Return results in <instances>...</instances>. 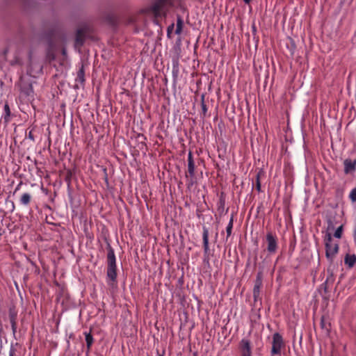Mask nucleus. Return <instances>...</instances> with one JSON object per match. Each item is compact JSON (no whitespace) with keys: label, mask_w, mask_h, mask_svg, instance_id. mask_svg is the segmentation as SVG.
I'll return each mask as SVG.
<instances>
[{"label":"nucleus","mask_w":356,"mask_h":356,"mask_svg":"<svg viewBox=\"0 0 356 356\" xmlns=\"http://www.w3.org/2000/svg\"><path fill=\"white\" fill-rule=\"evenodd\" d=\"M3 332V325L1 322L0 321V334Z\"/></svg>","instance_id":"nucleus-31"},{"label":"nucleus","mask_w":356,"mask_h":356,"mask_svg":"<svg viewBox=\"0 0 356 356\" xmlns=\"http://www.w3.org/2000/svg\"><path fill=\"white\" fill-rule=\"evenodd\" d=\"M174 27H175V24H171L167 29V35L168 37H170V34L172 33L173 29H174Z\"/></svg>","instance_id":"nucleus-25"},{"label":"nucleus","mask_w":356,"mask_h":356,"mask_svg":"<svg viewBox=\"0 0 356 356\" xmlns=\"http://www.w3.org/2000/svg\"><path fill=\"white\" fill-rule=\"evenodd\" d=\"M87 347L89 349L93 343V337L90 333H85Z\"/></svg>","instance_id":"nucleus-18"},{"label":"nucleus","mask_w":356,"mask_h":356,"mask_svg":"<svg viewBox=\"0 0 356 356\" xmlns=\"http://www.w3.org/2000/svg\"><path fill=\"white\" fill-rule=\"evenodd\" d=\"M204 96L202 95V96L201 108H202V114H203L204 116H205L207 115V105L204 103Z\"/></svg>","instance_id":"nucleus-21"},{"label":"nucleus","mask_w":356,"mask_h":356,"mask_svg":"<svg viewBox=\"0 0 356 356\" xmlns=\"http://www.w3.org/2000/svg\"><path fill=\"white\" fill-rule=\"evenodd\" d=\"M202 240H203L204 252L205 254H207L209 250V231L206 227H203Z\"/></svg>","instance_id":"nucleus-11"},{"label":"nucleus","mask_w":356,"mask_h":356,"mask_svg":"<svg viewBox=\"0 0 356 356\" xmlns=\"http://www.w3.org/2000/svg\"><path fill=\"white\" fill-rule=\"evenodd\" d=\"M188 172L191 177L195 175V163L193 161L192 153L189 152L188 154Z\"/></svg>","instance_id":"nucleus-12"},{"label":"nucleus","mask_w":356,"mask_h":356,"mask_svg":"<svg viewBox=\"0 0 356 356\" xmlns=\"http://www.w3.org/2000/svg\"><path fill=\"white\" fill-rule=\"evenodd\" d=\"M267 243V251L270 254H275L277 250V238L271 232H268L266 236Z\"/></svg>","instance_id":"nucleus-4"},{"label":"nucleus","mask_w":356,"mask_h":356,"mask_svg":"<svg viewBox=\"0 0 356 356\" xmlns=\"http://www.w3.org/2000/svg\"><path fill=\"white\" fill-rule=\"evenodd\" d=\"M356 262V256L355 254H347L344 259V263L349 268H352Z\"/></svg>","instance_id":"nucleus-14"},{"label":"nucleus","mask_w":356,"mask_h":356,"mask_svg":"<svg viewBox=\"0 0 356 356\" xmlns=\"http://www.w3.org/2000/svg\"><path fill=\"white\" fill-rule=\"evenodd\" d=\"M6 203H10V211L11 212H13L15 209V204H14V202L12 201V200H6Z\"/></svg>","instance_id":"nucleus-27"},{"label":"nucleus","mask_w":356,"mask_h":356,"mask_svg":"<svg viewBox=\"0 0 356 356\" xmlns=\"http://www.w3.org/2000/svg\"><path fill=\"white\" fill-rule=\"evenodd\" d=\"M157 356H163V355L158 354Z\"/></svg>","instance_id":"nucleus-34"},{"label":"nucleus","mask_w":356,"mask_h":356,"mask_svg":"<svg viewBox=\"0 0 356 356\" xmlns=\"http://www.w3.org/2000/svg\"><path fill=\"white\" fill-rule=\"evenodd\" d=\"M107 271L106 277L111 282H115L117 278L116 258L112 247L107 245Z\"/></svg>","instance_id":"nucleus-1"},{"label":"nucleus","mask_w":356,"mask_h":356,"mask_svg":"<svg viewBox=\"0 0 356 356\" xmlns=\"http://www.w3.org/2000/svg\"><path fill=\"white\" fill-rule=\"evenodd\" d=\"M343 233V225H340L334 232V236L337 238H341Z\"/></svg>","instance_id":"nucleus-19"},{"label":"nucleus","mask_w":356,"mask_h":356,"mask_svg":"<svg viewBox=\"0 0 356 356\" xmlns=\"http://www.w3.org/2000/svg\"><path fill=\"white\" fill-rule=\"evenodd\" d=\"M21 184H18V186L15 188V191L19 189Z\"/></svg>","instance_id":"nucleus-33"},{"label":"nucleus","mask_w":356,"mask_h":356,"mask_svg":"<svg viewBox=\"0 0 356 356\" xmlns=\"http://www.w3.org/2000/svg\"><path fill=\"white\" fill-rule=\"evenodd\" d=\"M11 112L8 103H6L3 106V113L1 115V119L3 120L5 125L6 126L10 121Z\"/></svg>","instance_id":"nucleus-10"},{"label":"nucleus","mask_w":356,"mask_h":356,"mask_svg":"<svg viewBox=\"0 0 356 356\" xmlns=\"http://www.w3.org/2000/svg\"><path fill=\"white\" fill-rule=\"evenodd\" d=\"M321 325L322 328H325V322H324V317L321 318Z\"/></svg>","instance_id":"nucleus-30"},{"label":"nucleus","mask_w":356,"mask_h":356,"mask_svg":"<svg viewBox=\"0 0 356 356\" xmlns=\"http://www.w3.org/2000/svg\"><path fill=\"white\" fill-rule=\"evenodd\" d=\"M31 201V195L29 193H24L19 198L20 204L27 207Z\"/></svg>","instance_id":"nucleus-15"},{"label":"nucleus","mask_w":356,"mask_h":356,"mask_svg":"<svg viewBox=\"0 0 356 356\" xmlns=\"http://www.w3.org/2000/svg\"><path fill=\"white\" fill-rule=\"evenodd\" d=\"M166 0H157L151 7V10L155 17H160L164 12Z\"/></svg>","instance_id":"nucleus-6"},{"label":"nucleus","mask_w":356,"mask_h":356,"mask_svg":"<svg viewBox=\"0 0 356 356\" xmlns=\"http://www.w3.org/2000/svg\"><path fill=\"white\" fill-rule=\"evenodd\" d=\"M28 138H29L30 140H31L34 141V140H35V139H34V136H33V133H32V131H29V136H28Z\"/></svg>","instance_id":"nucleus-28"},{"label":"nucleus","mask_w":356,"mask_h":356,"mask_svg":"<svg viewBox=\"0 0 356 356\" xmlns=\"http://www.w3.org/2000/svg\"><path fill=\"white\" fill-rule=\"evenodd\" d=\"M178 67H179V60L178 59H173L172 60V67H173V74L175 73H177L178 71H179V69H178Z\"/></svg>","instance_id":"nucleus-20"},{"label":"nucleus","mask_w":356,"mask_h":356,"mask_svg":"<svg viewBox=\"0 0 356 356\" xmlns=\"http://www.w3.org/2000/svg\"><path fill=\"white\" fill-rule=\"evenodd\" d=\"M324 240L326 257L328 260L332 261L339 251V244L333 242L332 234L329 232L326 233Z\"/></svg>","instance_id":"nucleus-2"},{"label":"nucleus","mask_w":356,"mask_h":356,"mask_svg":"<svg viewBox=\"0 0 356 356\" xmlns=\"http://www.w3.org/2000/svg\"><path fill=\"white\" fill-rule=\"evenodd\" d=\"M241 356H252L251 342L248 339L243 338L239 343Z\"/></svg>","instance_id":"nucleus-5"},{"label":"nucleus","mask_w":356,"mask_h":356,"mask_svg":"<svg viewBox=\"0 0 356 356\" xmlns=\"http://www.w3.org/2000/svg\"><path fill=\"white\" fill-rule=\"evenodd\" d=\"M256 189L258 192L261 191V182H260L259 173H257V176H256Z\"/></svg>","instance_id":"nucleus-23"},{"label":"nucleus","mask_w":356,"mask_h":356,"mask_svg":"<svg viewBox=\"0 0 356 356\" xmlns=\"http://www.w3.org/2000/svg\"><path fill=\"white\" fill-rule=\"evenodd\" d=\"M83 40L81 37V31H78L77 35L76 37V44L81 46L83 44Z\"/></svg>","instance_id":"nucleus-22"},{"label":"nucleus","mask_w":356,"mask_h":356,"mask_svg":"<svg viewBox=\"0 0 356 356\" xmlns=\"http://www.w3.org/2000/svg\"><path fill=\"white\" fill-rule=\"evenodd\" d=\"M345 174H350L355 172L356 169V159L352 161L347 159L343 161Z\"/></svg>","instance_id":"nucleus-8"},{"label":"nucleus","mask_w":356,"mask_h":356,"mask_svg":"<svg viewBox=\"0 0 356 356\" xmlns=\"http://www.w3.org/2000/svg\"><path fill=\"white\" fill-rule=\"evenodd\" d=\"M353 236V241H354L355 244L356 245V227H355V229H354Z\"/></svg>","instance_id":"nucleus-29"},{"label":"nucleus","mask_w":356,"mask_h":356,"mask_svg":"<svg viewBox=\"0 0 356 356\" xmlns=\"http://www.w3.org/2000/svg\"><path fill=\"white\" fill-rule=\"evenodd\" d=\"M284 347V343L282 335L275 332L273 335V341H272V348H271V356H274L276 355H280L282 352V349Z\"/></svg>","instance_id":"nucleus-3"},{"label":"nucleus","mask_w":356,"mask_h":356,"mask_svg":"<svg viewBox=\"0 0 356 356\" xmlns=\"http://www.w3.org/2000/svg\"><path fill=\"white\" fill-rule=\"evenodd\" d=\"M76 81H79L81 83H83L85 81V70L83 63H81V65H79Z\"/></svg>","instance_id":"nucleus-13"},{"label":"nucleus","mask_w":356,"mask_h":356,"mask_svg":"<svg viewBox=\"0 0 356 356\" xmlns=\"http://www.w3.org/2000/svg\"><path fill=\"white\" fill-rule=\"evenodd\" d=\"M16 350L13 347V345H11L9 350V356H15Z\"/></svg>","instance_id":"nucleus-26"},{"label":"nucleus","mask_w":356,"mask_h":356,"mask_svg":"<svg viewBox=\"0 0 356 356\" xmlns=\"http://www.w3.org/2000/svg\"><path fill=\"white\" fill-rule=\"evenodd\" d=\"M349 197L353 202H356V186L351 190Z\"/></svg>","instance_id":"nucleus-24"},{"label":"nucleus","mask_w":356,"mask_h":356,"mask_svg":"<svg viewBox=\"0 0 356 356\" xmlns=\"http://www.w3.org/2000/svg\"><path fill=\"white\" fill-rule=\"evenodd\" d=\"M183 26L184 21L180 16H178L177 18L176 29L175 31L176 35H181L182 33Z\"/></svg>","instance_id":"nucleus-16"},{"label":"nucleus","mask_w":356,"mask_h":356,"mask_svg":"<svg viewBox=\"0 0 356 356\" xmlns=\"http://www.w3.org/2000/svg\"><path fill=\"white\" fill-rule=\"evenodd\" d=\"M234 214L232 213L231 215V217H230V219H229V221L228 222V225L226 227V232H227V237L228 238L229 236H231L232 234V229H233V224H234Z\"/></svg>","instance_id":"nucleus-17"},{"label":"nucleus","mask_w":356,"mask_h":356,"mask_svg":"<svg viewBox=\"0 0 356 356\" xmlns=\"http://www.w3.org/2000/svg\"><path fill=\"white\" fill-rule=\"evenodd\" d=\"M8 313H9L8 314L9 321H10V325H11V328H12L13 334V335H15L16 332H17V321H16V319H17V312L15 310V308L14 307H10L9 308V312Z\"/></svg>","instance_id":"nucleus-7"},{"label":"nucleus","mask_w":356,"mask_h":356,"mask_svg":"<svg viewBox=\"0 0 356 356\" xmlns=\"http://www.w3.org/2000/svg\"><path fill=\"white\" fill-rule=\"evenodd\" d=\"M243 1L245 3L248 4L251 0H243Z\"/></svg>","instance_id":"nucleus-32"},{"label":"nucleus","mask_w":356,"mask_h":356,"mask_svg":"<svg viewBox=\"0 0 356 356\" xmlns=\"http://www.w3.org/2000/svg\"><path fill=\"white\" fill-rule=\"evenodd\" d=\"M261 285H262L261 273H259L257 274V278L255 280V284H254V289H253V296H254V298L255 300L259 296V291H260V288H261Z\"/></svg>","instance_id":"nucleus-9"}]
</instances>
